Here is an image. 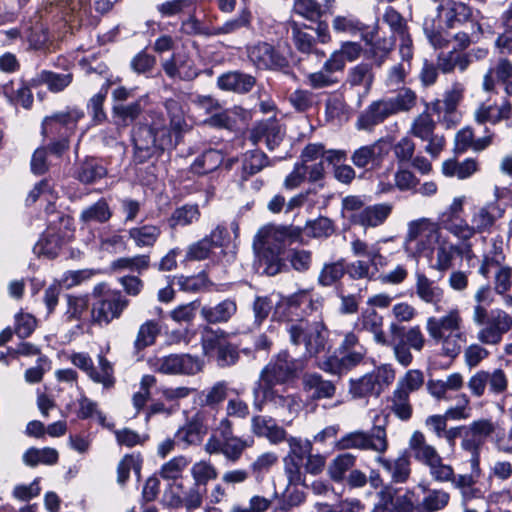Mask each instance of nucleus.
<instances>
[{
    "label": "nucleus",
    "instance_id": "obj_1",
    "mask_svg": "<svg viewBox=\"0 0 512 512\" xmlns=\"http://www.w3.org/2000/svg\"><path fill=\"white\" fill-rule=\"evenodd\" d=\"M512 329V316L506 311L495 309L487 325L477 332L479 343L468 345L463 352L464 363L469 369L478 367L490 356V352L483 345H498L503 336Z\"/></svg>",
    "mask_w": 512,
    "mask_h": 512
},
{
    "label": "nucleus",
    "instance_id": "obj_2",
    "mask_svg": "<svg viewBox=\"0 0 512 512\" xmlns=\"http://www.w3.org/2000/svg\"><path fill=\"white\" fill-rule=\"evenodd\" d=\"M132 139L135 157L139 162H144L157 152L177 145L161 114H156L150 125H138L133 131Z\"/></svg>",
    "mask_w": 512,
    "mask_h": 512
},
{
    "label": "nucleus",
    "instance_id": "obj_3",
    "mask_svg": "<svg viewBox=\"0 0 512 512\" xmlns=\"http://www.w3.org/2000/svg\"><path fill=\"white\" fill-rule=\"evenodd\" d=\"M289 342L294 346L304 345L305 355L317 356L325 350L326 327L321 320L310 317L283 320Z\"/></svg>",
    "mask_w": 512,
    "mask_h": 512
},
{
    "label": "nucleus",
    "instance_id": "obj_4",
    "mask_svg": "<svg viewBox=\"0 0 512 512\" xmlns=\"http://www.w3.org/2000/svg\"><path fill=\"white\" fill-rule=\"evenodd\" d=\"M464 437L470 442V448L481 453L487 438L492 437L498 452L512 455V425L505 431L498 422L490 418H480L472 421L465 429Z\"/></svg>",
    "mask_w": 512,
    "mask_h": 512
},
{
    "label": "nucleus",
    "instance_id": "obj_5",
    "mask_svg": "<svg viewBox=\"0 0 512 512\" xmlns=\"http://www.w3.org/2000/svg\"><path fill=\"white\" fill-rule=\"evenodd\" d=\"M387 424L388 415H385L382 420L377 415L374 418V425L369 431L356 430L347 433L338 440L336 447L339 450H370L382 455L389 447Z\"/></svg>",
    "mask_w": 512,
    "mask_h": 512
},
{
    "label": "nucleus",
    "instance_id": "obj_6",
    "mask_svg": "<svg viewBox=\"0 0 512 512\" xmlns=\"http://www.w3.org/2000/svg\"><path fill=\"white\" fill-rule=\"evenodd\" d=\"M408 445L414 459L428 467L429 475L435 482L446 483L453 479L454 468L444 463L437 449L427 443L421 431L416 430L412 433Z\"/></svg>",
    "mask_w": 512,
    "mask_h": 512
},
{
    "label": "nucleus",
    "instance_id": "obj_7",
    "mask_svg": "<svg viewBox=\"0 0 512 512\" xmlns=\"http://www.w3.org/2000/svg\"><path fill=\"white\" fill-rule=\"evenodd\" d=\"M346 151L327 150L322 143H309L301 151V165L305 166L307 179L311 183L322 181L326 176L324 163L335 165L346 159Z\"/></svg>",
    "mask_w": 512,
    "mask_h": 512
},
{
    "label": "nucleus",
    "instance_id": "obj_8",
    "mask_svg": "<svg viewBox=\"0 0 512 512\" xmlns=\"http://www.w3.org/2000/svg\"><path fill=\"white\" fill-rule=\"evenodd\" d=\"M441 232L437 225L426 218L411 221L404 241L407 253L428 256L439 245Z\"/></svg>",
    "mask_w": 512,
    "mask_h": 512
},
{
    "label": "nucleus",
    "instance_id": "obj_9",
    "mask_svg": "<svg viewBox=\"0 0 512 512\" xmlns=\"http://www.w3.org/2000/svg\"><path fill=\"white\" fill-rule=\"evenodd\" d=\"M273 387L262 385L261 382L256 383L253 389L254 407L262 411L264 404L267 403L279 415L286 414L289 420L286 421L284 418L283 421L290 425L301 410V399L295 394H280Z\"/></svg>",
    "mask_w": 512,
    "mask_h": 512
},
{
    "label": "nucleus",
    "instance_id": "obj_10",
    "mask_svg": "<svg viewBox=\"0 0 512 512\" xmlns=\"http://www.w3.org/2000/svg\"><path fill=\"white\" fill-rule=\"evenodd\" d=\"M106 284L100 283L94 287L93 294L97 296L92 305L93 322L102 325L109 324L121 316L129 305V300L119 290H105Z\"/></svg>",
    "mask_w": 512,
    "mask_h": 512
},
{
    "label": "nucleus",
    "instance_id": "obj_11",
    "mask_svg": "<svg viewBox=\"0 0 512 512\" xmlns=\"http://www.w3.org/2000/svg\"><path fill=\"white\" fill-rule=\"evenodd\" d=\"M395 370L390 365H381L369 373L350 379L349 393L353 398L378 397L395 380Z\"/></svg>",
    "mask_w": 512,
    "mask_h": 512
},
{
    "label": "nucleus",
    "instance_id": "obj_12",
    "mask_svg": "<svg viewBox=\"0 0 512 512\" xmlns=\"http://www.w3.org/2000/svg\"><path fill=\"white\" fill-rule=\"evenodd\" d=\"M302 368L303 365L300 360L294 359L287 350H283L276 354L262 369L257 382L269 386L283 384L295 378Z\"/></svg>",
    "mask_w": 512,
    "mask_h": 512
},
{
    "label": "nucleus",
    "instance_id": "obj_13",
    "mask_svg": "<svg viewBox=\"0 0 512 512\" xmlns=\"http://www.w3.org/2000/svg\"><path fill=\"white\" fill-rule=\"evenodd\" d=\"M149 366L164 375H195L202 371L203 361L191 354H170L148 360Z\"/></svg>",
    "mask_w": 512,
    "mask_h": 512
},
{
    "label": "nucleus",
    "instance_id": "obj_14",
    "mask_svg": "<svg viewBox=\"0 0 512 512\" xmlns=\"http://www.w3.org/2000/svg\"><path fill=\"white\" fill-rule=\"evenodd\" d=\"M461 449L469 455L471 473L455 474L453 472V479H450L449 482L460 491L463 501L467 502L480 496V489L476 488L475 484L482 473L480 466L481 453L477 450L476 454L470 448V442L465 437L461 440Z\"/></svg>",
    "mask_w": 512,
    "mask_h": 512
},
{
    "label": "nucleus",
    "instance_id": "obj_15",
    "mask_svg": "<svg viewBox=\"0 0 512 512\" xmlns=\"http://www.w3.org/2000/svg\"><path fill=\"white\" fill-rule=\"evenodd\" d=\"M467 387L474 397L480 398L485 394L486 389L492 395H502L507 392L509 378L502 368L493 370H478L467 382Z\"/></svg>",
    "mask_w": 512,
    "mask_h": 512
},
{
    "label": "nucleus",
    "instance_id": "obj_16",
    "mask_svg": "<svg viewBox=\"0 0 512 512\" xmlns=\"http://www.w3.org/2000/svg\"><path fill=\"white\" fill-rule=\"evenodd\" d=\"M84 117V112L76 107H68L65 111H59L46 116L41 125V134L45 139L56 137H70L77 122Z\"/></svg>",
    "mask_w": 512,
    "mask_h": 512
},
{
    "label": "nucleus",
    "instance_id": "obj_17",
    "mask_svg": "<svg viewBox=\"0 0 512 512\" xmlns=\"http://www.w3.org/2000/svg\"><path fill=\"white\" fill-rule=\"evenodd\" d=\"M247 56L259 70L284 71L289 68L288 59L267 42H258L247 47Z\"/></svg>",
    "mask_w": 512,
    "mask_h": 512
},
{
    "label": "nucleus",
    "instance_id": "obj_18",
    "mask_svg": "<svg viewBox=\"0 0 512 512\" xmlns=\"http://www.w3.org/2000/svg\"><path fill=\"white\" fill-rule=\"evenodd\" d=\"M464 86L460 83H454L447 89L442 100H435L431 103H425L427 109L438 115V118L448 128L454 126L459 121L457 107L463 99Z\"/></svg>",
    "mask_w": 512,
    "mask_h": 512
},
{
    "label": "nucleus",
    "instance_id": "obj_19",
    "mask_svg": "<svg viewBox=\"0 0 512 512\" xmlns=\"http://www.w3.org/2000/svg\"><path fill=\"white\" fill-rule=\"evenodd\" d=\"M216 432L224 440L223 456L231 463L238 462L242 458L245 450L252 447L254 444L252 438H242L234 435L233 423L227 417L220 420L216 427Z\"/></svg>",
    "mask_w": 512,
    "mask_h": 512
},
{
    "label": "nucleus",
    "instance_id": "obj_20",
    "mask_svg": "<svg viewBox=\"0 0 512 512\" xmlns=\"http://www.w3.org/2000/svg\"><path fill=\"white\" fill-rule=\"evenodd\" d=\"M462 326L463 318L457 307L450 309L440 317L429 316L425 324L426 331L431 340L445 336V334L460 331Z\"/></svg>",
    "mask_w": 512,
    "mask_h": 512
},
{
    "label": "nucleus",
    "instance_id": "obj_21",
    "mask_svg": "<svg viewBox=\"0 0 512 512\" xmlns=\"http://www.w3.org/2000/svg\"><path fill=\"white\" fill-rule=\"evenodd\" d=\"M497 207L495 204H487L474 211L471 217V224L465 221L462 225V231L459 240H470L476 233H483L489 231L496 221L495 211Z\"/></svg>",
    "mask_w": 512,
    "mask_h": 512
},
{
    "label": "nucleus",
    "instance_id": "obj_22",
    "mask_svg": "<svg viewBox=\"0 0 512 512\" xmlns=\"http://www.w3.org/2000/svg\"><path fill=\"white\" fill-rule=\"evenodd\" d=\"M285 131L275 118L256 123L250 130L249 139L253 144L265 142L269 150H273L283 141Z\"/></svg>",
    "mask_w": 512,
    "mask_h": 512
},
{
    "label": "nucleus",
    "instance_id": "obj_23",
    "mask_svg": "<svg viewBox=\"0 0 512 512\" xmlns=\"http://www.w3.org/2000/svg\"><path fill=\"white\" fill-rule=\"evenodd\" d=\"M415 293L422 302L431 305L435 312L443 311L445 291L424 273L415 274Z\"/></svg>",
    "mask_w": 512,
    "mask_h": 512
},
{
    "label": "nucleus",
    "instance_id": "obj_24",
    "mask_svg": "<svg viewBox=\"0 0 512 512\" xmlns=\"http://www.w3.org/2000/svg\"><path fill=\"white\" fill-rule=\"evenodd\" d=\"M251 432L258 438H265L272 445H279L286 439V430L276 419L267 415H254L251 418Z\"/></svg>",
    "mask_w": 512,
    "mask_h": 512
},
{
    "label": "nucleus",
    "instance_id": "obj_25",
    "mask_svg": "<svg viewBox=\"0 0 512 512\" xmlns=\"http://www.w3.org/2000/svg\"><path fill=\"white\" fill-rule=\"evenodd\" d=\"M162 69L171 79L191 81L199 75L193 59L187 54H173L162 62Z\"/></svg>",
    "mask_w": 512,
    "mask_h": 512
},
{
    "label": "nucleus",
    "instance_id": "obj_26",
    "mask_svg": "<svg viewBox=\"0 0 512 512\" xmlns=\"http://www.w3.org/2000/svg\"><path fill=\"white\" fill-rule=\"evenodd\" d=\"M394 115L386 99L373 101L357 118V130L372 131L373 128Z\"/></svg>",
    "mask_w": 512,
    "mask_h": 512
},
{
    "label": "nucleus",
    "instance_id": "obj_27",
    "mask_svg": "<svg viewBox=\"0 0 512 512\" xmlns=\"http://www.w3.org/2000/svg\"><path fill=\"white\" fill-rule=\"evenodd\" d=\"M496 83L504 87L508 96H512V63L507 58L499 59L496 66L488 70L484 76L483 88L492 91Z\"/></svg>",
    "mask_w": 512,
    "mask_h": 512
},
{
    "label": "nucleus",
    "instance_id": "obj_28",
    "mask_svg": "<svg viewBox=\"0 0 512 512\" xmlns=\"http://www.w3.org/2000/svg\"><path fill=\"white\" fill-rule=\"evenodd\" d=\"M355 328L358 331L372 333L377 344L390 345L383 331V317L374 308L365 309L361 312L355 322Z\"/></svg>",
    "mask_w": 512,
    "mask_h": 512
},
{
    "label": "nucleus",
    "instance_id": "obj_29",
    "mask_svg": "<svg viewBox=\"0 0 512 512\" xmlns=\"http://www.w3.org/2000/svg\"><path fill=\"white\" fill-rule=\"evenodd\" d=\"M385 142L380 139L372 144L357 148L351 155V161L357 168H373L379 166L386 153Z\"/></svg>",
    "mask_w": 512,
    "mask_h": 512
},
{
    "label": "nucleus",
    "instance_id": "obj_30",
    "mask_svg": "<svg viewBox=\"0 0 512 512\" xmlns=\"http://www.w3.org/2000/svg\"><path fill=\"white\" fill-rule=\"evenodd\" d=\"M391 212V204L380 203L364 207L361 213H357L354 216H348V219L351 223L363 227H377L385 222Z\"/></svg>",
    "mask_w": 512,
    "mask_h": 512
},
{
    "label": "nucleus",
    "instance_id": "obj_31",
    "mask_svg": "<svg viewBox=\"0 0 512 512\" xmlns=\"http://www.w3.org/2000/svg\"><path fill=\"white\" fill-rule=\"evenodd\" d=\"M236 312L235 300L227 298L215 305L202 306L200 316L208 324H222L229 322Z\"/></svg>",
    "mask_w": 512,
    "mask_h": 512
},
{
    "label": "nucleus",
    "instance_id": "obj_32",
    "mask_svg": "<svg viewBox=\"0 0 512 512\" xmlns=\"http://www.w3.org/2000/svg\"><path fill=\"white\" fill-rule=\"evenodd\" d=\"M246 120V110L239 106H234L230 109H220L204 120V123L214 127L227 130H235L239 124L244 123Z\"/></svg>",
    "mask_w": 512,
    "mask_h": 512
},
{
    "label": "nucleus",
    "instance_id": "obj_33",
    "mask_svg": "<svg viewBox=\"0 0 512 512\" xmlns=\"http://www.w3.org/2000/svg\"><path fill=\"white\" fill-rule=\"evenodd\" d=\"M72 81L73 74L68 70L61 73L50 70H41L31 78V85H33V87L46 85L50 92L60 93L70 86Z\"/></svg>",
    "mask_w": 512,
    "mask_h": 512
},
{
    "label": "nucleus",
    "instance_id": "obj_34",
    "mask_svg": "<svg viewBox=\"0 0 512 512\" xmlns=\"http://www.w3.org/2000/svg\"><path fill=\"white\" fill-rule=\"evenodd\" d=\"M437 10L444 11L445 24L448 28L473 21V9L460 1L448 0L445 5L439 4Z\"/></svg>",
    "mask_w": 512,
    "mask_h": 512
},
{
    "label": "nucleus",
    "instance_id": "obj_35",
    "mask_svg": "<svg viewBox=\"0 0 512 512\" xmlns=\"http://www.w3.org/2000/svg\"><path fill=\"white\" fill-rule=\"evenodd\" d=\"M162 331V325L159 320L148 319L144 321L138 328L135 339L133 341V353L139 355L146 348L155 345L157 338Z\"/></svg>",
    "mask_w": 512,
    "mask_h": 512
},
{
    "label": "nucleus",
    "instance_id": "obj_36",
    "mask_svg": "<svg viewBox=\"0 0 512 512\" xmlns=\"http://www.w3.org/2000/svg\"><path fill=\"white\" fill-rule=\"evenodd\" d=\"M465 196L456 197L453 199L449 207L442 213L440 222L445 230L452 234L457 239L460 236L462 225L465 224V219L462 218L464 210Z\"/></svg>",
    "mask_w": 512,
    "mask_h": 512
},
{
    "label": "nucleus",
    "instance_id": "obj_37",
    "mask_svg": "<svg viewBox=\"0 0 512 512\" xmlns=\"http://www.w3.org/2000/svg\"><path fill=\"white\" fill-rule=\"evenodd\" d=\"M254 76L239 71H231L222 74L217 79V85L221 90L244 94L254 87Z\"/></svg>",
    "mask_w": 512,
    "mask_h": 512
},
{
    "label": "nucleus",
    "instance_id": "obj_38",
    "mask_svg": "<svg viewBox=\"0 0 512 512\" xmlns=\"http://www.w3.org/2000/svg\"><path fill=\"white\" fill-rule=\"evenodd\" d=\"M302 383L304 391L309 393L313 400L330 399L336 393L335 384L317 373L305 374Z\"/></svg>",
    "mask_w": 512,
    "mask_h": 512
},
{
    "label": "nucleus",
    "instance_id": "obj_39",
    "mask_svg": "<svg viewBox=\"0 0 512 512\" xmlns=\"http://www.w3.org/2000/svg\"><path fill=\"white\" fill-rule=\"evenodd\" d=\"M376 462L390 474L393 483H405L411 474L410 458L402 453L394 460L378 456Z\"/></svg>",
    "mask_w": 512,
    "mask_h": 512
},
{
    "label": "nucleus",
    "instance_id": "obj_40",
    "mask_svg": "<svg viewBox=\"0 0 512 512\" xmlns=\"http://www.w3.org/2000/svg\"><path fill=\"white\" fill-rule=\"evenodd\" d=\"M386 409L389 414H393L397 419L407 422L413 416V405L410 400V395L397 388H394L392 393L386 398Z\"/></svg>",
    "mask_w": 512,
    "mask_h": 512
},
{
    "label": "nucleus",
    "instance_id": "obj_41",
    "mask_svg": "<svg viewBox=\"0 0 512 512\" xmlns=\"http://www.w3.org/2000/svg\"><path fill=\"white\" fill-rule=\"evenodd\" d=\"M164 107L170 119L168 128L177 144L181 135L189 130L182 105L177 99L169 98L165 101Z\"/></svg>",
    "mask_w": 512,
    "mask_h": 512
},
{
    "label": "nucleus",
    "instance_id": "obj_42",
    "mask_svg": "<svg viewBox=\"0 0 512 512\" xmlns=\"http://www.w3.org/2000/svg\"><path fill=\"white\" fill-rule=\"evenodd\" d=\"M512 116V104L504 100L500 106L481 105L475 112L476 121L479 123L490 122L496 124Z\"/></svg>",
    "mask_w": 512,
    "mask_h": 512
},
{
    "label": "nucleus",
    "instance_id": "obj_43",
    "mask_svg": "<svg viewBox=\"0 0 512 512\" xmlns=\"http://www.w3.org/2000/svg\"><path fill=\"white\" fill-rule=\"evenodd\" d=\"M374 81L372 66L368 63H359L350 68L347 73L346 85L351 88L361 87L364 95H367Z\"/></svg>",
    "mask_w": 512,
    "mask_h": 512
},
{
    "label": "nucleus",
    "instance_id": "obj_44",
    "mask_svg": "<svg viewBox=\"0 0 512 512\" xmlns=\"http://www.w3.org/2000/svg\"><path fill=\"white\" fill-rule=\"evenodd\" d=\"M113 213L106 199L101 198L92 205L84 208L80 215L79 220L85 225L91 223L103 224L108 222Z\"/></svg>",
    "mask_w": 512,
    "mask_h": 512
},
{
    "label": "nucleus",
    "instance_id": "obj_45",
    "mask_svg": "<svg viewBox=\"0 0 512 512\" xmlns=\"http://www.w3.org/2000/svg\"><path fill=\"white\" fill-rule=\"evenodd\" d=\"M33 85H31V79L29 81H20L19 88L13 90V81H9L2 86L3 93L11 103L19 104L25 109H30L33 105Z\"/></svg>",
    "mask_w": 512,
    "mask_h": 512
},
{
    "label": "nucleus",
    "instance_id": "obj_46",
    "mask_svg": "<svg viewBox=\"0 0 512 512\" xmlns=\"http://www.w3.org/2000/svg\"><path fill=\"white\" fill-rule=\"evenodd\" d=\"M386 100L395 115L398 113H407L413 110L417 106L418 95L413 89L409 87H402L394 96L386 98Z\"/></svg>",
    "mask_w": 512,
    "mask_h": 512
},
{
    "label": "nucleus",
    "instance_id": "obj_47",
    "mask_svg": "<svg viewBox=\"0 0 512 512\" xmlns=\"http://www.w3.org/2000/svg\"><path fill=\"white\" fill-rule=\"evenodd\" d=\"M59 453L56 449L51 447L36 448L30 447L27 449L22 460L25 465L29 467H35L39 464L42 465H54L58 462Z\"/></svg>",
    "mask_w": 512,
    "mask_h": 512
},
{
    "label": "nucleus",
    "instance_id": "obj_48",
    "mask_svg": "<svg viewBox=\"0 0 512 512\" xmlns=\"http://www.w3.org/2000/svg\"><path fill=\"white\" fill-rule=\"evenodd\" d=\"M350 112L351 109L341 94H334L326 100L325 114L328 121L345 123L350 118Z\"/></svg>",
    "mask_w": 512,
    "mask_h": 512
},
{
    "label": "nucleus",
    "instance_id": "obj_49",
    "mask_svg": "<svg viewBox=\"0 0 512 512\" xmlns=\"http://www.w3.org/2000/svg\"><path fill=\"white\" fill-rule=\"evenodd\" d=\"M271 165L270 159L260 150H250L243 155L242 178L246 180Z\"/></svg>",
    "mask_w": 512,
    "mask_h": 512
},
{
    "label": "nucleus",
    "instance_id": "obj_50",
    "mask_svg": "<svg viewBox=\"0 0 512 512\" xmlns=\"http://www.w3.org/2000/svg\"><path fill=\"white\" fill-rule=\"evenodd\" d=\"M128 235L137 247H152L160 237L161 229L156 225L146 224L129 229Z\"/></svg>",
    "mask_w": 512,
    "mask_h": 512
},
{
    "label": "nucleus",
    "instance_id": "obj_51",
    "mask_svg": "<svg viewBox=\"0 0 512 512\" xmlns=\"http://www.w3.org/2000/svg\"><path fill=\"white\" fill-rule=\"evenodd\" d=\"M350 248L354 257H366L371 260L372 265L381 264V267H384L387 264V259L381 254L379 247L369 245L358 237L351 241Z\"/></svg>",
    "mask_w": 512,
    "mask_h": 512
},
{
    "label": "nucleus",
    "instance_id": "obj_52",
    "mask_svg": "<svg viewBox=\"0 0 512 512\" xmlns=\"http://www.w3.org/2000/svg\"><path fill=\"white\" fill-rule=\"evenodd\" d=\"M223 154L215 149H209L198 156L191 169L194 173L204 175L215 171L223 162Z\"/></svg>",
    "mask_w": 512,
    "mask_h": 512
},
{
    "label": "nucleus",
    "instance_id": "obj_53",
    "mask_svg": "<svg viewBox=\"0 0 512 512\" xmlns=\"http://www.w3.org/2000/svg\"><path fill=\"white\" fill-rule=\"evenodd\" d=\"M150 267L149 255L140 254L132 257H120L111 262L110 268L114 272L128 270L139 274L148 270Z\"/></svg>",
    "mask_w": 512,
    "mask_h": 512
},
{
    "label": "nucleus",
    "instance_id": "obj_54",
    "mask_svg": "<svg viewBox=\"0 0 512 512\" xmlns=\"http://www.w3.org/2000/svg\"><path fill=\"white\" fill-rule=\"evenodd\" d=\"M200 218V210L196 204H186L176 208L167 222L171 229L178 226L184 227L197 222Z\"/></svg>",
    "mask_w": 512,
    "mask_h": 512
},
{
    "label": "nucleus",
    "instance_id": "obj_55",
    "mask_svg": "<svg viewBox=\"0 0 512 512\" xmlns=\"http://www.w3.org/2000/svg\"><path fill=\"white\" fill-rule=\"evenodd\" d=\"M441 346V354L449 358H456L462 351L466 343V334L460 330L452 334H445L440 338L433 340Z\"/></svg>",
    "mask_w": 512,
    "mask_h": 512
},
{
    "label": "nucleus",
    "instance_id": "obj_56",
    "mask_svg": "<svg viewBox=\"0 0 512 512\" xmlns=\"http://www.w3.org/2000/svg\"><path fill=\"white\" fill-rule=\"evenodd\" d=\"M478 169V164L474 159L468 158L463 162L449 159L443 162L442 172L448 177L456 176L459 179H466L472 176Z\"/></svg>",
    "mask_w": 512,
    "mask_h": 512
},
{
    "label": "nucleus",
    "instance_id": "obj_57",
    "mask_svg": "<svg viewBox=\"0 0 512 512\" xmlns=\"http://www.w3.org/2000/svg\"><path fill=\"white\" fill-rule=\"evenodd\" d=\"M106 174V168L97 160L86 159L78 166L75 177L84 184H91L102 179Z\"/></svg>",
    "mask_w": 512,
    "mask_h": 512
},
{
    "label": "nucleus",
    "instance_id": "obj_58",
    "mask_svg": "<svg viewBox=\"0 0 512 512\" xmlns=\"http://www.w3.org/2000/svg\"><path fill=\"white\" fill-rule=\"evenodd\" d=\"M429 109L425 106V110L413 118L408 134L422 140L424 137L436 131L437 124L428 112Z\"/></svg>",
    "mask_w": 512,
    "mask_h": 512
},
{
    "label": "nucleus",
    "instance_id": "obj_59",
    "mask_svg": "<svg viewBox=\"0 0 512 512\" xmlns=\"http://www.w3.org/2000/svg\"><path fill=\"white\" fill-rule=\"evenodd\" d=\"M458 244L442 240L436 248V261L433 268L439 272H445L453 267V261L457 256Z\"/></svg>",
    "mask_w": 512,
    "mask_h": 512
},
{
    "label": "nucleus",
    "instance_id": "obj_60",
    "mask_svg": "<svg viewBox=\"0 0 512 512\" xmlns=\"http://www.w3.org/2000/svg\"><path fill=\"white\" fill-rule=\"evenodd\" d=\"M173 281L181 291L188 293L205 291L211 285L208 276L203 272L193 276H175Z\"/></svg>",
    "mask_w": 512,
    "mask_h": 512
},
{
    "label": "nucleus",
    "instance_id": "obj_61",
    "mask_svg": "<svg viewBox=\"0 0 512 512\" xmlns=\"http://www.w3.org/2000/svg\"><path fill=\"white\" fill-rule=\"evenodd\" d=\"M356 463V456L352 453H342L336 456L330 463L327 469L329 477L335 481L340 482L344 479L345 473L349 471Z\"/></svg>",
    "mask_w": 512,
    "mask_h": 512
},
{
    "label": "nucleus",
    "instance_id": "obj_62",
    "mask_svg": "<svg viewBox=\"0 0 512 512\" xmlns=\"http://www.w3.org/2000/svg\"><path fill=\"white\" fill-rule=\"evenodd\" d=\"M205 434V429L198 426L189 418L187 422L177 430L175 439L177 442L183 443L185 447H187L200 444Z\"/></svg>",
    "mask_w": 512,
    "mask_h": 512
},
{
    "label": "nucleus",
    "instance_id": "obj_63",
    "mask_svg": "<svg viewBox=\"0 0 512 512\" xmlns=\"http://www.w3.org/2000/svg\"><path fill=\"white\" fill-rule=\"evenodd\" d=\"M114 117L118 119V125L128 126L143 112L142 100L139 99L129 104L114 105L112 109Z\"/></svg>",
    "mask_w": 512,
    "mask_h": 512
},
{
    "label": "nucleus",
    "instance_id": "obj_64",
    "mask_svg": "<svg viewBox=\"0 0 512 512\" xmlns=\"http://www.w3.org/2000/svg\"><path fill=\"white\" fill-rule=\"evenodd\" d=\"M381 264L372 265L371 260H357L348 265V275L350 278L359 280H377L378 273L381 269Z\"/></svg>",
    "mask_w": 512,
    "mask_h": 512
}]
</instances>
